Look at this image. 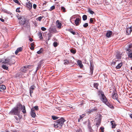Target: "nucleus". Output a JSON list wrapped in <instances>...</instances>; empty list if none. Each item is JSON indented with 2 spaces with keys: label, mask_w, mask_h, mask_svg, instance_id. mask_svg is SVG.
<instances>
[{
  "label": "nucleus",
  "mask_w": 132,
  "mask_h": 132,
  "mask_svg": "<svg viewBox=\"0 0 132 132\" xmlns=\"http://www.w3.org/2000/svg\"><path fill=\"white\" fill-rule=\"evenodd\" d=\"M65 121V120L63 118H61L60 119L56 121V122L54 124V127L55 128H61Z\"/></svg>",
  "instance_id": "1"
},
{
  "label": "nucleus",
  "mask_w": 132,
  "mask_h": 132,
  "mask_svg": "<svg viewBox=\"0 0 132 132\" xmlns=\"http://www.w3.org/2000/svg\"><path fill=\"white\" fill-rule=\"evenodd\" d=\"M101 101L110 108H111L113 107V106L112 105L110 104L108 102L107 99L104 94L102 93H101Z\"/></svg>",
  "instance_id": "2"
},
{
  "label": "nucleus",
  "mask_w": 132,
  "mask_h": 132,
  "mask_svg": "<svg viewBox=\"0 0 132 132\" xmlns=\"http://www.w3.org/2000/svg\"><path fill=\"white\" fill-rule=\"evenodd\" d=\"M20 111H19L17 108H14L10 112V114H13L15 115H17L19 118H21V116L19 114Z\"/></svg>",
  "instance_id": "3"
},
{
  "label": "nucleus",
  "mask_w": 132,
  "mask_h": 132,
  "mask_svg": "<svg viewBox=\"0 0 132 132\" xmlns=\"http://www.w3.org/2000/svg\"><path fill=\"white\" fill-rule=\"evenodd\" d=\"M1 62L2 63H8V64L11 65L14 63L15 61L14 60H11L9 58H7L5 59L2 60Z\"/></svg>",
  "instance_id": "4"
},
{
  "label": "nucleus",
  "mask_w": 132,
  "mask_h": 132,
  "mask_svg": "<svg viewBox=\"0 0 132 132\" xmlns=\"http://www.w3.org/2000/svg\"><path fill=\"white\" fill-rule=\"evenodd\" d=\"M21 20L19 22V24L21 25H23L26 23V20L25 18H23L21 19Z\"/></svg>",
  "instance_id": "5"
},
{
  "label": "nucleus",
  "mask_w": 132,
  "mask_h": 132,
  "mask_svg": "<svg viewBox=\"0 0 132 132\" xmlns=\"http://www.w3.org/2000/svg\"><path fill=\"white\" fill-rule=\"evenodd\" d=\"M81 22L80 19L79 18H76L75 20V22L76 26L79 25V23Z\"/></svg>",
  "instance_id": "6"
},
{
  "label": "nucleus",
  "mask_w": 132,
  "mask_h": 132,
  "mask_svg": "<svg viewBox=\"0 0 132 132\" xmlns=\"http://www.w3.org/2000/svg\"><path fill=\"white\" fill-rule=\"evenodd\" d=\"M31 114L32 117L34 118L35 117L36 114L35 112L34 109L33 108L31 109Z\"/></svg>",
  "instance_id": "7"
},
{
  "label": "nucleus",
  "mask_w": 132,
  "mask_h": 132,
  "mask_svg": "<svg viewBox=\"0 0 132 132\" xmlns=\"http://www.w3.org/2000/svg\"><path fill=\"white\" fill-rule=\"evenodd\" d=\"M26 6L29 9H31L32 8V4L31 3H30V1L26 3Z\"/></svg>",
  "instance_id": "8"
},
{
  "label": "nucleus",
  "mask_w": 132,
  "mask_h": 132,
  "mask_svg": "<svg viewBox=\"0 0 132 132\" xmlns=\"http://www.w3.org/2000/svg\"><path fill=\"white\" fill-rule=\"evenodd\" d=\"M97 110L96 107H95L93 109L87 110V112L88 113H91L93 111H96Z\"/></svg>",
  "instance_id": "9"
},
{
  "label": "nucleus",
  "mask_w": 132,
  "mask_h": 132,
  "mask_svg": "<svg viewBox=\"0 0 132 132\" xmlns=\"http://www.w3.org/2000/svg\"><path fill=\"white\" fill-rule=\"evenodd\" d=\"M94 65L93 64L91 63H90V74H92L93 73V70Z\"/></svg>",
  "instance_id": "10"
},
{
  "label": "nucleus",
  "mask_w": 132,
  "mask_h": 132,
  "mask_svg": "<svg viewBox=\"0 0 132 132\" xmlns=\"http://www.w3.org/2000/svg\"><path fill=\"white\" fill-rule=\"evenodd\" d=\"M56 24L57 26V28H60L61 27V26L62 25L61 23L59 21L57 20L56 21Z\"/></svg>",
  "instance_id": "11"
},
{
  "label": "nucleus",
  "mask_w": 132,
  "mask_h": 132,
  "mask_svg": "<svg viewBox=\"0 0 132 132\" xmlns=\"http://www.w3.org/2000/svg\"><path fill=\"white\" fill-rule=\"evenodd\" d=\"M28 65L27 67L24 66L21 69V71L24 72H25L28 69Z\"/></svg>",
  "instance_id": "12"
},
{
  "label": "nucleus",
  "mask_w": 132,
  "mask_h": 132,
  "mask_svg": "<svg viewBox=\"0 0 132 132\" xmlns=\"http://www.w3.org/2000/svg\"><path fill=\"white\" fill-rule=\"evenodd\" d=\"M118 95L115 92L113 93L112 94V98L115 100H117L118 98Z\"/></svg>",
  "instance_id": "13"
},
{
  "label": "nucleus",
  "mask_w": 132,
  "mask_h": 132,
  "mask_svg": "<svg viewBox=\"0 0 132 132\" xmlns=\"http://www.w3.org/2000/svg\"><path fill=\"white\" fill-rule=\"evenodd\" d=\"M22 50V48L21 47L18 48L15 52V53L16 54H17L19 52H21Z\"/></svg>",
  "instance_id": "14"
},
{
  "label": "nucleus",
  "mask_w": 132,
  "mask_h": 132,
  "mask_svg": "<svg viewBox=\"0 0 132 132\" xmlns=\"http://www.w3.org/2000/svg\"><path fill=\"white\" fill-rule=\"evenodd\" d=\"M111 124L112 126V128H115L116 126V124H115V122L114 121H111Z\"/></svg>",
  "instance_id": "15"
},
{
  "label": "nucleus",
  "mask_w": 132,
  "mask_h": 132,
  "mask_svg": "<svg viewBox=\"0 0 132 132\" xmlns=\"http://www.w3.org/2000/svg\"><path fill=\"white\" fill-rule=\"evenodd\" d=\"M132 31V30L129 28H128L126 30L127 33L128 35H129L130 34Z\"/></svg>",
  "instance_id": "16"
},
{
  "label": "nucleus",
  "mask_w": 132,
  "mask_h": 132,
  "mask_svg": "<svg viewBox=\"0 0 132 132\" xmlns=\"http://www.w3.org/2000/svg\"><path fill=\"white\" fill-rule=\"evenodd\" d=\"M23 106L22 105L20 104H18L17 105V108L19 110L20 109H22Z\"/></svg>",
  "instance_id": "17"
},
{
  "label": "nucleus",
  "mask_w": 132,
  "mask_h": 132,
  "mask_svg": "<svg viewBox=\"0 0 132 132\" xmlns=\"http://www.w3.org/2000/svg\"><path fill=\"white\" fill-rule=\"evenodd\" d=\"M22 112L23 113H26V110L25 107L23 105L22 109H21Z\"/></svg>",
  "instance_id": "18"
},
{
  "label": "nucleus",
  "mask_w": 132,
  "mask_h": 132,
  "mask_svg": "<svg viewBox=\"0 0 132 132\" xmlns=\"http://www.w3.org/2000/svg\"><path fill=\"white\" fill-rule=\"evenodd\" d=\"M122 64V63H120L118 64V65L116 67V68L117 69H118L121 68Z\"/></svg>",
  "instance_id": "19"
},
{
  "label": "nucleus",
  "mask_w": 132,
  "mask_h": 132,
  "mask_svg": "<svg viewBox=\"0 0 132 132\" xmlns=\"http://www.w3.org/2000/svg\"><path fill=\"white\" fill-rule=\"evenodd\" d=\"M0 88L3 90H4L6 89V86L4 85H0Z\"/></svg>",
  "instance_id": "20"
},
{
  "label": "nucleus",
  "mask_w": 132,
  "mask_h": 132,
  "mask_svg": "<svg viewBox=\"0 0 132 132\" xmlns=\"http://www.w3.org/2000/svg\"><path fill=\"white\" fill-rule=\"evenodd\" d=\"M85 114H82V115L80 116L79 118L78 119V122H79L80 120L85 117Z\"/></svg>",
  "instance_id": "21"
},
{
  "label": "nucleus",
  "mask_w": 132,
  "mask_h": 132,
  "mask_svg": "<svg viewBox=\"0 0 132 132\" xmlns=\"http://www.w3.org/2000/svg\"><path fill=\"white\" fill-rule=\"evenodd\" d=\"M78 64L79 65L80 68H81L82 67L83 65L82 64L81 62V61H78L77 62Z\"/></svg>",
  "instance_id": "22"
},
{
  "label": "nucleus",
  "mask_w": 132,
  "mask_h": 132,
  "mask_svg": "<svg viewBox=\"0 0 132 132\" xmlns=\"http://www.w3.org/2000/svg\"><path fill=\"white\" fill-rule=\"evenodd\" d=\"M112 34V32L111 31H110L108 32H107L106 34V36L107 37H109Z\"/></svg>",
  "instance_id": "23"
},
{
  "label": "nucleus",
  "mask_w": 132,
  "mask_h": 132,
  "mask_svg": "<svg viewBox=\"0 0 132 132\" xmlns=\"http://www.w3.org/2000/svg\"><path fill=\"white\" fill-rule=\"evenodd\" d=\"M2 67L4 69L7 70L8 69V68L7 67L6 65H2Z\"/></svg>",
  "instance_id": "24"
},
{
  "label": "nucleus",
  "mask_w": 132,
  "mask_h": 132,
  "mask_svg": "<svg viewBox=\"0 0 132 132\" xmlns=\"http://www.w3.org/2000/svg\"><path fill=\"white\" fill-rule=\"evenodd\" d=\"M64 64L65 65L68 64L70 63V62L68 60H64Z\"/></svg>",
  "instance_id": "25"
},
{
  "label": "nucleus",
  "mask_w": 132,
  "mask_h": 132,
  "mask_svg": "<svg viewBox=\"0 0 132 132\" xmlns=\"http://www.w3.org/2000/svg\"><path fill=\"white\" fill-rule=\"evenodd\" d=\"M93 85L94 87H95L97 89H98V83H94Z\"/></svg>",
  "instance_id": "26"
},
{
  "label": "nucleus",
  "mask_w": 132,
  "mask_h": 132,
  "mask_svg": "<svg viewBox=\"0 0 132 132\" xmlns=\"http://www.w3.org/2000/svg\"><path fill=\"white\" fill-rule=\"evenodd\" d=\"M128 56L129 58L132 59V52L128 53Z\"/></svg>",
  "instance_id": "27"
},
{
  "label": "nucleus",
  "mask_w": 132,
  "mask_h": 132,
  "mask_svg": "<svg viewBox=\"0 0 132 132\" xmlns=\"http://www.w3.org/2000/svg\"><path fill=\"white\" fill-rule=\"evenodd\" d=\"M38 35L40 39H42L43 38L42 34L40 32L39 33Z\"/></svg>",
  "instance_id": "28"
},
{
  "label": "nucleus",
  "mask_w": 132,
  "mask_h": 132,
  "mask_svg": "<svg viewBox=\"0 0 132 132\" xmlns=\"http://www.w3.org/2000/svg\"><path fill=\"white\" fill-rule=\"evenodd\" d=\"M87 16L86 15H84L82 16L83 20L84 21L86 20L87 19Z\"/></svg>",
  "instance_id": "29"
},
{
  "label": "nucleus",
  "mask_w": 132,
  "mask_h": 132,
  "mask_svg": "<svg viewBox=\"0 0 132 132\" xmlns=\"http://www.w3.org/2000/svg\"><path fill=\"white\" fill-rule=\"evenodd\" d=\"M116 57L117 59H120L121 58V56L120 54L118 53L116 55Z\"/></svg>",
  "instance_id": "30"
},
{
  "label": "nucleus",
  "mask_w": 132,
  "mask_h": 132,
  "mask_svg": "<svg viewBox=\"0 0 132 132\" xmlns=\"http://www.w3.org/2000/svg\"><path fill=\"white\" fill-rule=\"evenodd\" d=\"M34 44L33 43H31L30 44L31 47L30 48V49L32 50H33L34 49Z\"/></svg>",
  "instance_id": "31"
},
{
  "label": "nucleus",
  "mask_w": 132,
  "mask_h": 132,
  "mask_svg": "<svg viewBox=\"0 0 132 132\" xmlns=\"http://www.w3.org/2000/svg\"><path fill=\"white\" fill-rule=\"evenodd\" d=\"M88 12L90 14H93L94 13V12L91 10L90 9H88Z\"/></svg>",
  "instance_id": "32"
},
{
  "label": "nucleus",
  "mask_w": 132,
  "mask_h": 132,
  "mask_svg": "<svg viewBox=\"0 0 132 132\" xmlns=\"http://www.w3.org/2000/svg\"><path fill=\"white\" fill-rule=\"evenodd\" d=\"M55 6L54 5H53L51 7L50 9L49 10L50 11H51L53 10L54 9H55Z\"/></svg>",
  "instance_id": "33"
},
{
  "label": "nucleus",
  "mask_w": 132,
  "mask_h": 132,
  "mask_svg": "<svg viewBox=\"0 0 132 132\" xmlns=\"http://www.w3.org/2000/svg\"><path fill=\"white\" fill-rule=\"evenodd\" d=\"M101 121V120L100 119H99L98 120V121L96 123V125L97 127H98V126L100 124Z\"/></svg>",
  "instance_id": "34"
},
{
  "label": "nucleus",
  "mask_w": 132,
  "mask_h": 132,
  "mask_svg": "<svg viewBox=\"0 0 132 132\" xmlns=\"http://www.w3.org/2000/svg\"><path fill=\"white\" fill-rule=\"evenodd\" d=\"M13 1L15 3H16L17 4H18L19 5H20V3L18 1V0H13Z\"/></svg>",
  "instance_id": "35"
},
{
  "label": "nucleus",
  "mask_w": 132,
  "mask_h": 132,
  "mask_svg": "<svg viewBox=\"0 0 132 132\" xmlns=\"http://www.w3.org/2000/svg\"><path fill=\"white\" fill-rule=\"evenodd\" d=\"M52 118L53 120H55L58 119V118L55 116H52Z\"/></svg>",
  "instance_id": "36"
},
{
  "label": "nucleus",
  "mask_w": 132,
  "mask_h": 132,
  "mask_svg": "<svg viewBox=\"0 0 132 132\" xmlns=\"http://www.w3.org/2000/svg\"><path fill=\"white\" fill-rule=\"evenodd\" d=\"M61 9L62 10V11L63 12H66L65 9V7H61Z\"/></svg>",
  "instance_id": "37"
},
{
  "label": "nucleus",
  "mask_w": 132,
  "mask_h": 132,
  "mask_svg": "<svg viewBox=\"0 0 132 132\" xmlns=\"http://www.w3.org/2000/svg\"><path fill=\"white\" fill-rule=\"evenodd\" d=\"M117 61L116 59H114L112 61V65H115L116 64V62Z\"/></svg>",
  "instance_id": "38"
},
{
  "label": "nucleus",
  "mask_w": 132,
  "mask_h": 132,
  "mask_svg": "<svg viewBox=\"0 0 132 132\" xmlns=\"http://www.w3.org/2000/svg\"><path fill=\"white\" fill-rule=\"evenodd\" d=\"M44 17L43 16H40L38 18H37V19H38L39 21H41L42 19Z\"/></svg>",
  "instance_id": "39"
},
{
  "label": "nucleus",
  "mask_w": 132,
  "mask_h": 132,
  "mask_svg": "<svg viewBox=\"0 0 132 132\" xmlns=\"http://www.w3.org/2000/svg\"><path fill=\"white\" fill-rule=\"evenodd\" d=\"M88 24L87 23H85L83 24V27L86 28L88 26Z\"/></svg>",
  "instance_id": "40"
},
{
  "label": "nucleus",
  "mask_w": 132,
  "mask_h": 132,
  "mask_svg": "<svg viewBox=\"0 0 132 132\" xmlns=\"http://www.w3.org/2000/svg\"><path fill=\"white\" fill-rule=\"evenodd\" d=\"M33 90H32L31 89H30V96L31 97H32V94L33 93Z\"/></svg>",
  "instance_id": "41"
},
{
  "label": "nucleus",
  "mask_w": 132,
  "mask_h": 132,
  "mask_svg": "<svg viewBox=\"0 0 132 132\" xmlns=\"http://www.w3.org/2000/svg\"><path fill=\"white\" fill-rule=\"evenodd\" d=\"M70 52L72 53L73 54H75L76 52L75 50H73L72 49H71L70 50Z\"/></svg>",
  "instance_id": "42"
},
{
  "label": "nucleus",
  "mask_w": 132,
  "mask_h": 132,
  "mask_svg": "<svg viewBox=\"0 0 132 132\" xmlns=\"http://www.w3.org/2000/svg\"><path fill=\"white\" fill-rule=\"evenodd\" d=\"M35 87V86H32L30 87V89H31L32 90H34V89Z\"/></svg>",
  "instance_id": "43"
},
{
  "label": "nucleus",
  "mask_w": 132,
  "mask_h": 132,
  "mask_svg": "<svg viewBox=\"0 0 132 132\" xmlns=\"http://www.w3.org/2000/svg\"><path fill=\"white\" fill-rule=\"evenodd\" d=\"M126 51H128V53H129L130 52H132V51H131V49L129 48H128L127 49H126Z\"/></svg>",
  "instance_id": "44"
},
{
  "label": "nucleus",
  "mask_w": 132,
  "mask_h": 132,
  "mask_svg": "<svg viewBox=\"0 0 132 132\" xmlns=\"http://www.w3.org/2000/svg\"><path fill=\"white\" fill-rule=\"evenodd\" d=\"M41 29L43 31H45L46 30V29L45 27H41Z\"/></svg>",
  "instance_id": "45"
},
{
  "label": "nucleus",
  "mask_w": 132,
  "mask_h": 132,
  "mask_svg": "<svg viewBox=\"0 0 132 132\" xmlns=\"http://www.w3.org/2000/svg\"><path fill=\"white\" fill-rule=\"evenodd\" d=\"M52 31H53V32H57V30H56V29H55V28H52Z\"/></svg>",
  "instance_id": "46"
},
{
  "label": "nucleus",
  "mask_w": 132,
  "mask_h": 132,
  "mask_svg": "<svg viewBox=\"0 0 132 132\" xmlns=\"http://www.w3.org/2000/svg\"><path fill=\"white\" fill-rule=\"evenodd\" d=\"M35 109L36 110H38V106H35L34 107Z\"/></svg>",
  "instance_id": "47"
},
{
  "label": "nucleus",
  "mask_w": 132,
  "mask_h": 132,
  "mask_svg": "<svg viewBox=\"0 0 132 132\" xmlns=\"http://www.w3.org/2000/svg\"><path fill=\"white\" fill-rule=\"evenodd\" d=\"M53 45L55 47H56L57 46V43L56 42H55L53 43Z\"/></svg>",
  "instance_id": "48"
},
{
  "label": "nucleus",
  "mask_w": 132,
  "mask_h": 132,
  "mask_svg": "<svg viewBox=\"0 0 132 132\" xmlns=\"http://www.w3.org/2000/svg\"><path fill=\"white\" fill-rule=\"evenodd\" d=\"M42 53V51H41V49L39 51H38L37 52V53L38 54H40L41 53Z\"/></svg>",
  "instance_id": "49"
},
{
  "label": "nucleus",
  "mask_w": 132,
  "mask_h": 132,
  "mask_svg": "<svg viewBox=\"0 0 132 132\" xmlns=\"http://www.w3.org/2000/svg\"><path fill=\"white\" fill-rule=\"evenodd\" d=\"M90 23H93V21L92 18H90Z\"/></svg>",
  "instance_id": "50"
},
{
  "label": "nucleus",
  "mask_w": 132,
  "mask_h": 132,
  "mask_svg": "<svg viewBox=\"0 0 132 132\" xmlns=\"http://www.w3.org/2000/svg\"><path fill=\"white\" fill-rule=\"evenodd\" d=\"M37 7V5L35 4H34L33 5V7L34 9H35Z\"/></svg>",
  "instance_id": "51"
},
{
  "label": "nucleus",
  "mask_w": 132,
  "mask_h": 132,
  "mask_svg": "<svg viewBox=\"0 0 132 132\" xmlns=\"http://www.w3.org/2000/svg\"><path fill=\"white\" fill-rule=\"evenodd\" d=\"M76 132H82V131L81 129H79L77 130Z\"/></svg>",
  "instance_id": "52"
},
{
  "label": "nucleus",
  "mask_w": 132,
  "mask_h": 132,
  "mask_svg": "<svg viewBox=\"0 0 132 132\" xmlns=\"http://www.w3.org/2000/svg\"><path fill=\"white\" fill-rule=\"evenodd\" d=\"M16 11L17 12H20L19 9V8H17L16 10Z\"/></svg>",
  "instance_id": "53"
},
{
  "label": "nucleus",
  "mask_w": 132,
  "mask_h": 132,
  "mask_svg": "<svg viewBox=\"0 0 132 132\" xmlns=\"http://www.w3.org/2000/svg\"><path fill=\"white\" fill-rule=\"evenodd\" d=\"M104 128L103 127H101L100 128V129L101 130L102 132H104L103 130H104Z\"/></svg>",
  "instance_id": "54"
},
{
  "label": "nucleus",
  "mask_w": 132,
  "mask_h": 132,
  "mask_svg": "<svg viewBox=\"0 0 132 132\" xmlns=\"http://www.w3.org/2000/svg\"><path fill=\"white\" fill-rule=\"evenodd\" d=\"M70 32L73 35H75V32H74L73 31L71 30L70 31Z\"/></svg>",
  "instance_id": "55"
},
{
  "label": "nucleus",
  "mask_w": 132,
  "mask_h": 132,
  "mask_svg": "<svg viewBox=\"0 0 132 132\" xmlns=\"http://www.w3.org/2000/svg\"><path fill=\"white\" fill-rule=\"evenodd\" d=\"M0 20L3 22H4V20L2 18H0Z\"/></svg>",
  "instance_id": "56"
},
{
  "label": "nucleus",
  "mask_w": 132,
  "mask_h": 132,
  "mask_svg": "<svg viewBox=\"0 0 132 132\" xmlns=\"http://www.w3.org/2000/svg\"><path fill=\"white\" fill-rule=\"evenodd\" d=\"M17 17L18 18V19L19 20V19H21L22 18H21V17L20 16H17Z\"/></svg>",
  "instance_id": "57"
},
{
  "label": "nucleus",
  "mask_w": 132,
  "mask_h": 132,
  "mask_svg": "<svg viewBox=\"0 0 132 132\" xmlns=\"http://www.w3.org/2000/svg\"><path fill=\"white\" fill-rule=\"evenodd\" d=\"M29 40L30 42H32L33 40V39L31 38H30L29 39Z\"/></svg>",
  "instance_id": "58"
},
{
  "label": "nucleus",
  "mask_w": 132,
  "mask_h": 132,
  "mask_svg": "<svg viewBox=\"0 0 132 132\" xmlns=\"http://www.w3.org/2000/svg\"><path fill=\"white\" fill-rule=\"evenodd\" d=\"M132 46V45H129V46L128 48H131V46Z\"/></svg>",
  "instance_id": "59"
},
{
  "label": "nucleus",
  "mask_w": 132,
  "mask_h": 132,
  "mask_svg": "<svg viewBox=\"0 0 132 132\" xmlns=\"http://www.w3.org/2000/svg\"><path fill=\"white\" fill-rule=\"evenodd\" d=\"M130 117L132 118V114H131L130 115Z\"/></svg>",
  "instance_id": "60"
},
{
  "label": "nucleus",
  "mask_w": 132,
  "mask_h": 132,
  "mask_svg": "<svg viewBox=\"0 0 132 132\" xmlns=\"http://www.w3.org/2000/svg\"><path fill=\"white\" fill-rule=\"evenodd\" d=\"M129 28L132 30V26L130 27Z\"/></svg>",
  "instance_id": "61"
},
{
  "label": "nucleus",
  "mask_w": 132,
  "mask_h": 132,
  "mask_svg": "<svg viewBox=\"0 0 132 132\" xmlns=\"http://www.w3.org/2000/svg\"><path fill=\"white\" fill-rule=\"evenodd\" d=\"M71 117H74V118H75V116H73V115H72L71 116Z\"/></svg>",
  "instance_id": "62"
},
{
  "label": "nucleus",
  "mask_w": 132,
  "mask_h": 132,
  "mask_svg": "<svg viewBox=\"0 0 132 132\" xmlns=\"http://www.w3.org/2000/svg\"><path fill=\"white\" fill-rule=\"evenodd\" d=\"M15 119H16L17 120H18V118H17V117L15 118Z\"/></svg>",
  "instance_id": "63"
},
{
  "label": "nucleus",
  "mask_w": 132,
  "mask_h": 132,
  "mask_svg": "<svg viewBox=\"0 0 132 132\" xmlns=\"http://www.w3.org/2000/svg\"><path fill=\"white\" fill-rule=\"evenodd\" d=\"M131 70H132V67H131Z\"/></svg>",
  "instance_id": "64"
}]
</instances>
